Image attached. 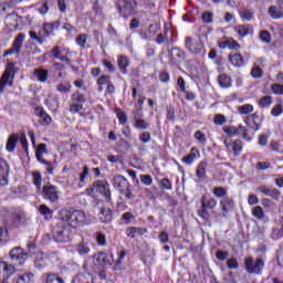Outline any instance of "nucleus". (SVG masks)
<instances>
[{
	"mask_svg": "<svg viewBox=\"0 0 283 283\" xmlns=\"http://www.w3.org/2000/svg\"><path fill=\"white\" fill-rule=\"evenodd\" d=\"M59 219L63 223L66 222L69 227H72V229H76L87 222V217L85 216V212L73 208L69 210H61L59 212Z\"/></svg>",
	"mask_w": 283,
	"mask_h": 283,
	"instance_id": "obj_1",
	"label": "nucleus"
},
{
	"mask_svg": "<svg viewBox=\"0 0 283 283\" xmlns=\"http://www.w3.org/2000/svg\"><path fill=\"white\" fill-rule=\"evenodd\" d=\"M88 196H93L94 193H101L106 200V202L112 201V191H109V184L105 180L94 181L92 187L86 189Z\"/></svg>",
	"mask_w": 283,
	"mask_h": 283,
	"instance_id": "obj_2",
	"label": "nucleus"
},
{
	"mask_svg": "<svg viewBox=\"0 0 283 283\" xmlns=\"http://www.w3.org/2000/svg\"><path fill=\"white\" fill-rule=\"evenodd\" d=\"M42 198L51 202V205H59L61 189L52 184H46L42 188Z\"/></svg>",
	"mask_w": 283,
	"mask_h": 283,
	"instance_id": "obj_3",
	"label": "nucleus"
},
{
	"mask_svg": "<svg viewBox=\"0 0 283 283\" xmlns=\"http://www.w3.org/2000/svg\"><path fill=\"white\" fill-rule=\"evenodd\" d=\"M52 234L55 242H70V227L65 226L61 220L53 228Z\"/></svg>",
	"mask_w": 283,
	"mask_h": 283,
	"instance_id": "obj_4",
	"label": "nucleus"
},
{
	"mask_svg": "<svg viewBox=\"0 0 283 283\" xmlns=\"http://www.w3.org/2000/svg\"><path fill=\"white\" fill-rule=\"evenodd\" d=\"M137 7L138 3L136 2V0H118L116 4L118 13L124 19H129V17L134 14Z\"/></svg>",
	"mask_w": 283,
	"mask_h": 283,
	"instance_id": "obj_5",
	"label": "nucleus"
},
{
	"mask_svg": "<svg viewBox=\"0 0 283 283\" xmlns=\"http://www.w3.org/2000/svg\"><path fill=\"white\" fill-rule=\"evenodd\" d=\"M218 205V200L216 198H207V196L201 197V209L198 210V217L205 220L206 222L209 221V211L208 209H216Z\"/></svg>",
	"mask_w": 283,
	"mask_h": 283,
	"instance_id": "obj_6",
	"label": "nucleus"
},
{
	"mask_svg": "<svg viewBox=\"0 0 283 283\" xmlns=\"http://www.w3.org/2000/svg\"><path fill=\"white\" fill-rule=\"evenodd\" d=\"M244 266L248 273L261 275L264 269V260L259 258L255 261H253V258L249 256L244 259Z\"/></svg>",
	"mask_w": 283,
	"mask_h": 283,
	"instance_id": "obj_7",
	"label": "nucleus"
},
{
	"mask_svg": "<svg viewBox=\"0 0 283 283\" xmlns=\"http://www.w3.org/2000/svg\"><path fill=\"white\" fill-rule=\"evenodd\" d=\"M87 101L85 94L81 93V91H76L71 95L70 101V112L71 114H78L82 112L83 104Z\"/></svg>",
	"mask_w": 283,
	"mask_h": 283,
	"instance_id": "obj_8",
	"label": "nucleus"
},
{
	"mask_svg": "<svg viewBox=\"0 0 283 283\" xmlns=\"http://www.w3.org/2000/svg\"><path fill=\"white\" fill-rule=\"evenodd\" d=\"M14 74H17V71H14L13 66L4 71L0 78V94H3L6 92L7 85H9V87H12V85H14Z\"/></svg>",
	"mask_w": 283,
	"mask_h": 283,
	"instance_id": "obj_9",
	"label": "nucleus"
},
{
	"mask_svg": "<svg viewBox=\"0 0 283 283\" xmlns=\"http://www.w3.org/2000/svg\"><path fill=\"white\" fill-rule=\"evenodd\" d=\"M185 48L190 54H200V52H202V48H205V44L200 38L193 40V38L187 36L185 40Z\"/></svg>",
	"mask_w": 283,
	"mask_h": 283,
	"instance_id": "obj_10",
	"label": "nucleus"
},
{
	"mask_svg": "<svg viewBox=\"0 0 283 283\" xmlns=\"http://www.w3.org/2000/svg\"><path fill=\"white\" fill-rule=\"evenodd\" d=\"M223 132L227 134V136L232 137V136H238V134H242V138L245 140L251 142L252 138L249 137V133H247V127L239 125V127L235 126H223Z\"/></svg>",
	"mask_w": 283,
	"mask_h": 283,
	"instance_id": "obj_11",
	"label": "nucleus"
},
{
	"mask_svg": "<svg viewBox=\"0 0 283 283\" xmlns=\"http://www.w3.org/2000/svg\"><path fill=\"white\" fill-rule=\"evenodd\" d=\"M23 41H25V33H19L14 39L12 46L4 52V56H12V54H21Z\"/></svg>",
	"mask_w": 283,
	"mask_h": 283,
	"instance_id": "obj_12",
	"label": "nucleus"
},
{
	"mask_svg": "<svg viewBox=\"0 0 283 283\" xmlns=\"http://www.w3.org/2000/svg\"><path fill=\"white\" fill-rule=\"evenodd\" d=\"M94 260L98 266H112L114 264V254L106 252H97L94 255Z\"/></svg>",
	"mask_w": 283,
	"mask_h": 283,
	"instance_id": "obj_13",
	"label": "nucleus"
},
{
	"mask_svg": "<svg viewBox=\"0 0 283 283\" xmlns=\"http://www.w3.org/2000/svg\"><path fill=\"white\" fill-rule=\"evenodd\" d=\"M169 59L175 65H180L187 59V53L182 49L175 46L169 51Z\"/></svg>",
	"mask_w": 283,
	"mask_h": 283,
	"instance_id": "obj_14",
	"label": "nucleus"
},
{
	"mask_svg": "<svg viewBox=\"0 0 283 283\" xmlns=\"http://www.w3.org/2000/svg\"><path fill=\"white\" fill-rule=\"evenodd\" d=\"M244 123L250 129H253V132H258L260 129V115L258 113H253L245 117Z\"/></svg>",
	"mask_w": 283,
	"mask_h": 283,
	"instance_id": "obj_15",
	"label": "nucleus"
},
{
	"mask_svg": "<svg viewBox=\"0 0 283 283\" xmlns=\"http://www.w3.org/2000/svg\"><path fill=\"white\" fill-rule=\"evenodd\" d=\"M220 207L221 211H223L222 218H227V213L235 209V201L230 197H224V199L220 200Z\"/></svg>",
	"mask_w": 283,
	"mask_h": 283,
	"instance_id": "obj_16",
	"label": "nucleus"
},
{
	"mask_svg": "<svg viewBox=\"0 0 283 283\" xmlns=\"http://www.w3.org/2000/svg\"><path fill=\"white\" fill-rule=\"evenodd\" d=\"M34 114L40 118L41 125H50L52 123V117L43 109L41 106L34 108Z\"/></svg>",
	"mask_w": 283,
	"mask_h": 283,
	"instance_id": "obj_17",
	"label": "nucleus"
},
{
	"mask_svg": "<svg viewBox=\"0 0 283 283\" xmlns=\"http://www.w3.org/2000/svg\"><path fill=\"white\" fill-rule=\"evenodd\" d=\"M8 174H10V166L8 163L0 158V185H8Z\"/></svg>",
	"mask_w": 283,
	"mask_h": 283,
	"instance_id": "obj_18",
	"label": "nucleus"
},
{
	"mask_svg": "<svg viewBox=\"0 0 283 283\" xmlns=\"http://www.w3.org/2000/svg\"><path fill=\"white\" fill-rule=\"evenodd\" d=\"M99 222H103V224H109L112 220L114 219V214L112 213V209L109 208H101L98 213Z\"/></svg>",
	"mask_w": 283,
	"mask_h": 283,
	"instance_id": "obj_19",
	"label": "nucleus"
},
{
	"mask_svg": "<svg viewBox=\"0 0 283 283\" xmlns=\"http://www.w3.org/2000/svg\"><path fill=\"white\" fill-rule=\"evenodd\" d=\"M42 279H43V283H65V281H63L61 276H59V274L54 272L44 273L42 275Z\"/></svg>",
	"mask_w": 283,
	"mask_h": 283,
	"instance_id": "obj_20",
	"label": "nucleus"
},
{
	"mask_svg": "<svg viewBox=\"0 0 283 283\" xmlns=\"http://www.w3.org/2000/svg\"><path fill=\"white\" fill-rule=\"evenodd\" d=\"M114 187H117V189H119V193H122L126 187H129V181H127V178L124 176L117 175L114 177Z\"/></svg>",
	"mask_w": 283,
	"mask_h": 283,
	"instance_id": "obj_21",
	"label": "nucleus"
},
{
	"mask_svg": "<svg viewBox=\"0 0 283 283\" xmlns=\"http://www.w3.org/2000/svg\"><path fill=\"white\" fill-rule=\"evenodd\" d=\"M229 61L233 67H243L244 66V57L240 53H231L229 55Z\"/></svg>",
	"mask_w": 283,
	"mask_h": 283,
	"instance_id": "obj_22",
	"label": "nucleus"
},
{
	"mask_svg": "<svg viewBox=\"0 0 283 283\" xmlns=\"http://www.w3.org/2000/svg\"><path fill=\"white\" fill-rule=\"evenodd\" d=\"M145 233H147V228L129 227L126 229L127 238H136V235H145Z\"/></svg>",
	"mask_w": 283,
	"mask_h": 283,
	"instance_id": "obj_23",
	"label": "nucleus"
},
{
	"mask_svg": "<svg viewBox=\"0 0 283 283\" xmlns=\"http://www.w3.org/2000/svg\"><path fill=\"white\" fill-rule=\"evenodd\" d=\"M197 178L202 182L207 180V161H200L196 170Z\"/></svg>",
	"mask_w": 283,
	"mask_h": 283,
	"instance_id": "obj_24",
	"label": "nucleus"
},
{
	"mask_svg": "<svg viewBox=\"0 0 283 283\" xmlns=\"http://www.w3.org/2000/svg\"><path fill=\"white\" fill-rule=\"evenodd\" d=\"M10 218L13 227H19V224H23L25 220V213L21 211L11 212Z\"/></svg>",
	"mask_w": 283,
	"mask_h": 283,
	"instance_id": "obj_25",
	"label": "nucleus"
},
{
	"mask_svg": "<svg viewBox=\"0 0 283 283\" xmlns=\"http://www.w3.org/2000/svg\"><path fill=\"white\" fill-rule=\"evenodd\" d=\"M117 65L122 74H127V69L129 67V59L125 55H119L117 57Z\"/></svg>",
	"mask_w": 283,
	"mask_h": 283,
	"instance_id": "obj_26",
	"label": "nucleus"
},
{
	"mask_svg": "<svg viewBox=\"0 0 283 283\" xmlns=\"http://www.w3.org/2000/svg\"><path fill=\"white\" fill-rule=\"evenodd\" d=\"M199 155L200 150L193 147L191 148L190 153L182 158V163H185V165H193V160H196V158H198Z\"/></svg>",
	"mask_w": 283,
	"mask_h": 283,
	"instance_id": "obj_27",
	"label": "nucleus"
},
{
	"mask_svg": "<svg viewBox=\"0 0 283 283\" xmlns=\"http://www.w3.org/2000/svg\"><path fill=\"white\" fill-rule=\"evenodd\" d=\"M17 143H19V135H17V134L10 135L7 140V146H6L7 151L12 154V151H14V149H17Z\"/></svg>",
	"mask_w": 283,
	"mask_h": 283,
	"instance_id": "obj_28",
	"label": "nucleus"
},
{
	"mask_svg": "<svg viewBox=\"0 0 283 283\" xmlns=\"http://www.w3.org/2000/svg\"><path fill=\"white\" fill-rule=\"evenodd\" d=\"M49 74L50 73L45 69H35L33 72V76L36 77L39 83H46Z\"/></svg>",
	"mask_w": 283,
	"mask_h": 283,
	"instance_id": "obj_29",
	"label": "nucleus"
},
{
	"mask_svg": "<svg viewBox=\"0 0 283 283\" xmlns=\"http://www.w3.org/2000/svg\"><path fill=\"white\" fill-rule=\"evenodd\" d=\"M55 90L60 94H70V92H72V84L67 81H63L56 84Z\"/></svg>",
	"mask_w": 283,
	"mask_h": 283,
	"instance_id": "obj_30",
	"label": "nucleus"
},
{
	"mask_svg": "<svg viewBox=\"0 0 283 283\" xmlns=\"http://www.w3.org/2000/svg\"><path fill=\"white\" fill-rule=\"evenodd\" d=\"M35 158L39 163L46 166L48 174H54V166H52V161L43 159V153H35Z\"/></svg>",
	"mask_w": 283,
	"mask_h": 283,
	"instance_id": "obj_31",
	"label": "nucleus"
},
{
	"mask_svg": "<svg viewBox=\"0 0 283 283\" xmlns=\"http://www.w3.org/2000/svg\"><path fill=\"white\" fill-rule=\"evenodd\" d=\"M34 266L39 271H43V269H45V266H48V256H45L43 254L38 255L34 260Z\"/></svg>",
	"mask_w": 283,
	"mask_h": 283,
	"instance_id": "obj_32",
	"label": "nucleus"
},
{
	"mask_svg": "<svg viewBox=\"0 0 283 283\" xmlns=\"http://www.w3.org/2000/svg\"><path fill=\"white\" fill-rule=\"evenodd\" d=\"M268 13L272 19H283V11L280 7L271 6L268 10Z\"/></svg>",
	"mask_w": 283,
	"mask_h": 283,
	"instance_id": "obj_33",
	"label": "nucleus"
},
{
	"mask_svg": "<svg viewBox=\"0 0 283 283\" xmlns=\"http://www.w3.org/2000/svg\"><path fill=\"white\" fill-rule=\"evenodd\" d=\"M33 280H34V273L25 272L18 276L15 283H32Z\"/></svg>",
	"mask_w": 283,
	"mask_h": 283,
	"instance_id": "obj_34",
	"label": "nucleus"
},
{
	"mask_svg": "<svg viewBox=\"0 0 283 283\" xmlns=\"http://www.w3.org/2000/svg\"><path fill=\"white\" fill-rule=\"evenodd\" d=\"M134 127H136V129L145 130L149 127V123H147L145 119L139 118L138 115L134 116Z\"/></svg>",
	"mask_w": 283,
	"mask_h": 283,
	"instance_id": "obj_35",
	"label": "nucleus"
},
{
	"mask_svg": "<svg viewBox=\"0 0 283 283\" xmlns=\"http://www.w3.org/2000/svg\"><path fill=\"white\" fill-rule=\"evenodd\" d=\"M39 211H40L41 216H44L45 220H52V216H53L54 211H52V209H50V207H48L45 205H41L39 207Z\"/></svg>",
	"mask_w": 283,
	"mask_h": 283,
	"instance_id": "obj_36",
	"label": "nucleus"
},
{
	"mask_svg": "<svg viewBox=\"0 0 283 283\" xmlns=\"http://www.w3.org/2000/svg\"><path fill=\"white\" fill-rule=\"evenodd\" d=\"M14 271H15L14 265L8 264L7 262H4L3 272L7 273V277H4L0 283H9L8 277H10V275H12Z\"/></svg>",
	"mask_w": 283,
	"mask_h": 283,
	"instance_id": "obj_37",
	"label": "nucleus"
},
{
	"mask_svg": "<svg viewBox=\"0 0 283 283\" xmlns=\"http://www.w3.org/2000/svg\"><path fill=\"white\" fill-rule=\"evenodd\" d=\"M76 251L80 255H87V253H90V243L82 241L77 244Z\"/></svg>",
	"mask_w": 283,
	"mask_h": 283,
	"instance_id": "obj_38",
	"label": "nucleus"
},
{
	"mask_svg": "<svg viewBox=\"0 0 283 283\" xmlns=\"http://www.w3.org/2000/svg\"><path fill=\"white\" fill-rule=\"evenodd\" d=\"M11 260H23L24 255L21 248H14L9 252Z\"/></svg>",
	"mask_w": 283,
	"mask_h": 283,
	"instance_id": "obj_39",
	"label": "nucleus"
},
{
	"mask_svg": "<svg viewBox=\"0 0 283 283\" xmlns=\"http://www.w3.org/2000/svg\"><path fill=\"white\" fill-rule=\"evenodd\" d=\"M218 83L220 85V87H223L226 90H229V87H231V78H229V76H227V74H222L218 77Z\"/></svg>",
	"mask_w": 283,
	"mask_h": 283,
	"instance_id": "obj_40",
	"label": "nucleus"
},
{
	"mask_svg": "<svg viewBox=\"0 0 283 283\" xmlns=\"http://www.w3.org/2000/svg\"><path fill=\"white\" fill-rule=\"evenodd\" d=\"M237 32L239 34V36H249V34H253V29L250 28L249 25H239L237 28Z\"/></svg>",
	"mask_w": 283,
	"mask_h": 283,
	"instance_id": "obj_41",
	"label": "nucleus"
},
{
	"mask_svg": "<svg viewBox=\"0 0 283 283\" xmlns=\"http://www.w3.org/2000/svg\"><path fill=\"white\" fill-rule=\"evenodd\" d=\"M32 178H33V185L39 191L41 189V182H43V176H41V172L39 171H33Z\"/></svg>",
	"mask_w": 283,
	"mask_h": 283,
	"instance_id": "obj_42",
	"label": "nucleus"
},
{
	"mask_svg": "<svg viewBox=\"0 0 283 283\" xmlns=\"http://www.w3.org/2000/svg\"><path fill=\"white\" fill-rule=\"evenodd\" d=\"M213 196H216V198H228L229 196H227V189L223 187H214L212 190Z\"/></svg>",
	"mask_w": 283,
	"mask_h": 283,
	"instance_id": "obj_43",
	"label": "nucleus"
},
{
	"mask_svg": "<svg viewBox=\"0 0 283 283\" xmlns=\"http://www.w3.org/2000/svg\"><path fill=\"white\" fill-rule=\"evenodd\" d=\"M252 216L256 218V220H264V210L262 209V207L256 206L252 210Z\"/></svg>",
	"mask_w": 283,
	"mask_h": 283,
	"instance_id": "obj_44",
	"label": "nucleus"
},
{
	"mask_svg": "<svg viewBox=\"0 0 283 283\" xmlns=\"http://www.w3.org/2000/svg\"><path fill=\"white\" fill-rule=\"evenodd\" d=\"M227 266H228V269L235 271V270L240 269V263L238 262V259L230 258L227 260Z\"/></svg>",
	"mask_w": 283,
	"mask_h": 283,
	"instance_id": "obj_45",
	"label": "nucleus"
},
{
	"mask_svg": "<svg viewBox=\"0 0 283 283\" xmlns=\"http://www.w3.org/2000/svg\"><path fill=\"white\" fill-rule=\"evenodd\" d=\"M122 220L124 221V224H132V222L136 220V217L132 212H124L122 214Z\"/></svg>",
	"mask_w": 283,
	"mask_h": 283,
	"instance_id": "obj_46",
	"label": "nucleus"
},
{
	"mask_svg": "<svg viewBox=\"0 0 283 283\" xmlns=\"http://www.w3.org/2000/svg\"><path fill=\"white\" fill-rule=\"evenodd\" d=\"M238 112L239 114H242V115L251 114V112H253V105L244 104L242 106H239Z\"/></svg>",
	"mask_w": 283,
	"mask_h": 283,
	"instance_id": "obj_47",
	"label": "nucleus"
},
{
	"mask_svg": "<svg viewBox=\"0 0 283 283\" xmlns=\"http://www.w3.org/2000/svg\"><path fill=\"white\" fill-rule=\"evenodd\" d=\"M240 17L244 21H251V19H253V11H251V9H243L240 11Z\"/></svg>",
	"mask_w": 283,
	"mask_h": 283,
	"instance_id": "obj_48",
	"label": "nucleus"
},
{
	"mask_svg": "<svg viewBox=\"0 0 283 283\" xmlns=\"http://www.w3.org/2000/svg\"><path fill=\"white\" fill-rule=\"evenodd\" d=\"M259 39L262 41V43H271V33L266 30H263L260 32Z\"/></svg>",
	"mask_w": 283,
	"mask_h": 283,
	"instance_id": "obj_49",
	"label": "nucleus"
},
{
	"mask_svg": "<svg viewBox=\"0 0 283 283\" xmlns=\"http://www.w3.org/2000/svg\"><path fill=\"white\" fill-rule=\"evenodd\" d=\"M251 76L253 78H262V76H264V71H262L260 66H254L251 70Z\"/></svg>",
	"mask_w": 283,
	"mask_h": 283,
	"instance_id": "obj_50",
	"label": "nucleus"
},
{
	"mask_svg": "<svg viewBox=\"0 0 283 283\" xmlns=\"http://www.w3.org/2000/svg\"><path fill=\"white\" fill-rule=\"evenodd\" d=\"M116 116L119 120L120 125H125V123H127V114H125V112L120 111V108H116Z\"/></svg>",
	"mask_w": 283,
	"mask_h": 283,
	"instance_id": "obj_51",
	"label": "nucleus"
},
{
	"mask_svg": "<svg viewBox=\"0 0 283 283\" xmlns=\"http://www.w3.org/2000/svg\"><path fill=\"white\" fill-rule=\"evenodd\" d=\"M53 32H54V27L52 25V23H44L42 28L43 36H50V34H52Z\"/></svg>",
	"mask_w": 283,
	"mask_h": 283,
	"instance_id": "obj_52",
	"label": "nucleus"
},
{
	"mask_svg": "<svg viewBox=\"0 0 283 283\" xmlns=\"http://www.w3.org/2000/svg\"><path fill=\"white\" fill-rule=\"evenodd\" d=\"M166 117L171 123H174V120H176V108H174V106L169 105L167 107V115H166Z\"/></svg>",
	"mask_w": 283,
	"mask_h": 283,
	"instance_id": "obj_53",
	"label": "nucleus"
},
{
	"mask_svg": "<svg viewBox=\"0 0 283 283\" xmlns=\"http://www.w3.org/2000/svg\"><path fill=\"white\" fill-rule=\"evenodd\" d=\"M76 43L82 48V50H85V43H87V35L85 33L77 35Z\"/></svg>",
	"mask_w": 283,
	"mask_h": 283,
	"instance_id": "obj_54",
	"label": "nucleus"
},
{
	"mask_svg": "<svg viewBox=\"0 0 283 283\" xmlns=\"http://www.w3.org/2000/svg\"><path fill=\"white\" fill-rule=\"evenodd\" d=\"M232 149L234 151V156H240V151H242V140L237 139L233 142Z\"/></svg>",
	"mask_w": 283,
	"mask_h": 283,
	"instance_id": "obj_55",
	"label": "nucleus"
},
{
	"mask_svg": "<svg viewBox=\"0 0 283 283\" xmlns=\"http://www.w3.org/2000/svg\"><path fill=\"white\" fill-rule=\"evenodd\" d=\"M96 242L99 247H105L107 244V238L105 237L104 233L98 232L96 234Z\"/></svg>",
	"mask_w": 283,
	"mask_h": 283,
	"instance_id": "obj_56",
	"label": "nucleus"
},
{
	"mask_svg": "<svg viewBox=\"0 0 283 283\" xmlns=\"http://www.w3.org/2000/svg\"><path fill=\"white\" fill-rule=\"evenodd\" d=\"M271 103H273V101L271 99V96H263L259 101L260 107H263V108L269 107Z\"/></svg>",
	"mask_w": 283,
	"mask_h": 283,
	"instance_id": "obj_57",
	"label": "nucleus"
},
{
	"mask_svg": "<svg viewBox=\"0 0 283 283\" xmlns=\"http://www.w3.org/2000/svg\"><path fill=\"white\" fill-rule=\"evenodd\" d=\"M195 138L196 140H198V143H200L201 145H205V143H207V136L205 135V133H202L201 130H197L195 133Z\"/></svg>",
	"mask_w": 283,
	"mask_h": 283,
	"instance_id": "obj_58",
	"label": "nucleus"
},
{
	"mask_svg": "<svg viewBox=\"0 0 283 283\" xmlns=\"http://www.w3.org/2000/svg\"><path fill=\"white\" fill-rule=\"evenodd\" d=\"M112 83V77L109 75H102L97 80V85H109Z\"/></svg>",
	"mask_w": 283,
	"mask_h": 283,
	"instance_id": "obj_59",
	"label": "nucleus"
},
{
	"mask_svg": "<svg viewBox=\"0 0 283 283\" xmlns=\"http://www.w3.org/2000/svg\"><path fill=\"white\" fill-rule=\"evenodd\" d=\"M271 163L269 161L256 163V171H264L265 169H271Z\"/></svg>",
	"mask_w": 283,
	"mask_h": 283,
	"instance_id": "obj_60",
	"label": "nucleus"
},
{
	"mask_svg": "<svg viewBox=\"0 0 283 283\" xmlns=\"http://www.w3.org/2000/svg\"><path fill=\"white\" fill-rule=\"evenodd\" d=\"M122 196H125V198L127 200H134V198H136V196H134V193H132V188L130 185L128 187H126L124 190H122Z\"/></svg>",
	"mask_w": 283,
	"mask_h": 283,
	"instance_id": "obj_61",
	"label": "nucleus"
},
{
	"mask_svg": "<svg viewBox=\"0 0 283 283\" xmlns=\"http://www.w3.org/2000/svg\"><path fill=\"white\" fill-rule=\"evenodd\" d=\"M140 181L143 185H146V187H149L151 182H154V179H151V175H140Z\"/></svg>",
	"mask_w": 283,
	"mask_h": 283,
	"instance_id": "obj_62",
	"label": "nucleus"
},
{
	"mask_svg": "<svg viewBox=\"0 0 283 283\" xmlns=\"http://www.w3.org/2000/svg\"><path fill=\"white\" fill-rule=\"evenodd\" d=\"M160 187H161V189H166L168 191H171V189H172L171 181L167 178L161 179Z\"/></svg>",
	"mask_w": 283,
	"mask_h": 283,
	"instance_id": "obj_63",
	"label": "nucleus"
},
{
	"mask_svg": "<svg viewBox=\"0 0 283 283\" xmlns=\"http://www.w3.org/2000/svg\"><path fill=\"white\" fill-rule=\"evenodd\" d=\"M272 91L274 94H283V85L282 84H273Z\"/></svg>",
	"mask_w": 283,
	"mask_h": 283,
	"instance_id": "obj_64",
	"label": "nucleus"
}]
</instances>
